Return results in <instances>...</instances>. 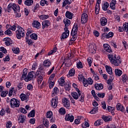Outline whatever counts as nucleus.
I'll list each match as a JSON object with an SVG mask.
<instances>
[{
  "mask_svg": "<svg viewBox=\"0 0 128 128\" xmlns=\"http://www.w3.org/2000/svg\"><path fill=\"white\" fill-rule=\"evenodd\" d=\"M108 58H109L110 63L115 66H118L120 64H122V60H120V57H117L116 55L114 54L108 55Z\"/></svg>",
  "mask_w": 128,
  "mask_h": 128,
  "instance_id": "f257e3e1",
  "label": "nucleus"
},
{
  "mask_svg": "<svg viewBox=\"0 0 128 128\" xmlns=\"http://www.w3.org/2000/svg\"><path fill=\"white\" fill-rule=\"evenodd\" d=\"M78 24H74L71 32V36H72V38L70 40V42H74V40H76V34H78Z\"/></svg>",
  "mask_w": 128,
  "mask_h": 128,
  "instance_id": "f03ea898",
  "label": "nucleus"
},
{
  "mask_svg": "<svg viewBox=\"0 0 128 128\" xmlns=\"http://www.w3.org/2000/svg\"><path fill=\"white\" fill-rule=\"evenodd\" d=\"M18 30L16 32V36L18 40H20L22 38H24V36H25L24 30L20 26H18Z\"/></svg>",
  "mask_w": 128,
  "mask_h": 128,
  "instance_id": "7ed1b4c3",
  "label": "nucleus"
},
{
  "mask_svg": "<svg viewBox=\"0 0 128 128\" xmlns=\"http://www.w3.org/2000/svg\"><path fill=\"white\" fill-rule=\"evenodd\" d=\"M40 72L38 71H37L36 72L34 71L30 72L28 74L26 80V82H30V80H32L34 78H34H36V76H38Z\"/></svg>",
  "mask_w": 128,
  "mask_h": 128,
  "instance_id": "20e7f679",
  "label": "nucleus"
},
{
  "mask_svg": "<svg viewBox=\"0 0 128 128\" xmlns=\"http://www.w3.org/2000/svg\"><path fill=\"white\" fill-rule=\"evenodd\" d=\"M10 104L12 108H18L20 106V101L16 98H12L10 100Z\"/></svg>",
  "mask_w": 128,
  "mask_h": 128,
  "instance_id": "39448f33",
  "label": "nucleus"
},
{
  "mask_svg": "<svg viewBox=\"0 0 128 128\" xmlns=\"http://www.w3.org/2000/svg\"><path fill=\"white\" fill-rule=\"evenodd\" d=\"M58 96H56L52 99L51 106L54 108H56V106H58Z\"/></svg>",
  "mask_w": 128,
  "mask_h": 128,
  "instance_id": "423d86ee",
  "label": "nucleus"
},
{
  "mask_svg": "<svg viewBox=\"0 0 128 128\" xmlns=\"http://www.w3.org/2000/svg\"><path fill=\"white\" fill-rule=\"evenodd\" d=\"M64 32L62 34L61 36V40H64V38H68V36L70 35V30L68 28H64Z\"/></svg>",
  "mask_w": 128,
  "mask_h": 128,
  "instance_id": "0eeeda50",
  "label": "nucleus"
},
{
  "mask_svg": "<svg viewBox=\"0 0 128 128\" xmlns=\"http://www.w3.org/2000/svg\"><path fill=\"white\" fill-rule=\"evenodd\" d=\"M62 102L65 108H70V100L66 98H64L62 100Z\"/></svg>",
  "mask_w": 128,
  "mask_h": 128,
  "instance_id": "6e6552de",
  "label": "nucleus"
},
{
  "mask_svg": "<svg viewBox=\"0 0 128 128\" xmlns=\"http://www.w3.org/2000/svg\"><path fill=\"white\" fill-rule=\"evenodd\" d=\"M96 50V46L94 44V43H92L89 46V52L91 54H94Z\"/></svg>",
  "mask_w": 128,
  "mask_h": 128,
  "instance_id": "1a4fd4ad",
  "label": "nucleus"
},
{
  "mask_svg": "<svg viewBox=\"0 0 128 128\" xmlns=\"http://www.w3.org/2000/svg\"><path fill=\"white\" fill-rule=\"evenodd\" d=\"M114 36V32H109L108 34L104 33L102 34V38H112Z\"/></svg>",
  "mask_w": 128,
  "mask_h": 128,
  "instance_id": "9d476101",
  "label": "nucleus"
},
{
  "mask_svg": "<svg viewBox=\"0 0 128 128\" xmlns=\"http://www.w3.org/2000/svg\"><path fill=\"white\" fill-rule=\"evenodd\" d=\"M88 14H83L81 16V22L82 24H86V22H88Z\"/></svg>",
  "mask_w": 128,
  "mask_h": 128,
  "instance_id": "9b49d317",
  "label": "nucleus"
},
{
  "mask_svg": "<svg viewBox=\"0 0 128 128\" xmlns=\"http://www.w3.org/2000/svg\"><path fill=\"white\" fill-rule=\"evenodd\" d=\"M3 41L4 42L6 46H7L12 44V40L10 38H4Z\"/></svg>",
  "mask_w": 128,
  "mask_h": 128,
  "instance_id": "f8f14e48",
  "label": "nucleus"
},
{
  "mask_svg": "<svg viewBox=\"0 0 128 128\" xmlns=\"http://www.w3.org/2000/svg\"><path fill=\"white\" fill-rule=\"evenodd\" d=\"M101 1L102 0H98L96 4L95 12L96 14H98V12H100V4Z\"/></svg>",
  "mask_w": 128,
  "mask_h": 128,
  "instance_id": "ddd939ff",
  "label": "nucleus"
},
{
  "mask_svg": "<svg viewBox=\"0 0 128 128\" xmlns=\"http://www.w3.org/2000/svg\"><path fill=\"white\" fill-rule=\"evenodd\" d=\"M50 26V22L48 20H45L42 22V28L44 30L46 28H48Z\"/></svg>",
  "mask_w": 128,
  "mask_h": 128,
  "instance_id": "4468645a",
  "label": "nucleus"
},
{
  "mask_svg": "<svg viewBox=\"0 0 128 128\" xmlns=\"http://www.w3.org/2000/svg\"><path fill=\"white\" fill-rule=\"evenodd\" d=\"M100 24L102 26H104L108 24V20L104 17H102L100 20Z\"/></svg>",
  "mask_w": 128,
  "mask_h": 128,
  "instance_id": "2eb2a0df",
  "label": "nucleus"
},
{
  "mask_svg": "<svg viewBox=\"0 0 128 128\" xmlns=\"http://www.w3.org/2000/svg\"><path fill=\"white\" fill-rule=\"evenodd\" d=\"M74 116H70V114L66 115L65 116V120L70 122H74Z\"/></svg>",
  "mask_w": 128,
  "mask_h": 128,
  "instance_id": "dca6fc26",
  "label": "nucleus"
},
{
  "mask_svg": "<svg viewBox=\"0 0 128 128\" xmlns=\"http://www.w3.org/2000/svg\"><path fill=\"white\" fill-rule=\"evenodd\" d=\"M26 116L24 115L20 116L18 118V123L24 124V122H26Z\"/></svg>",
  "mask_w": 128,
  "mask_h": 128,
  "instance_id": "f3484780",
  "label": "nucleus"
},
{
  "mask_svg": "<svg viewBox=\"0 0 128 128\" xmlns=\"http://www.w3.org/2000/svg\"><path fill=\"white\" fill-rule=\"evenodd\" d=\"M104 50H106V52H112V49L110 48V45L108 44H104Z\"/></svg>",
  "mask_w": 128,
  "mask_h": 128,
  "instance_id": "a211bd4d",
  "label": "nucleus"
},
{
  "mask_svg": "<svg viewBox=\"0 0 128 128\" xmlns=\"http://www.w3.org/2000/svg\"><path fill=\"white\" fill-rule=\"evenodd\" d=\"M102 119L104 122H110V120H112V116H106L103 115L102 116Z\"/></svg>",
  "mask_w": 128,
  "mask_h": 128,
  "instance_id": "6ab92c4d",
  "label": "nucleus"
},
{
  "mask_svg": "<svg viewBox=\"0 0 128 128\" xmlns=\"http://www.w3.org/2000/svg\"><path fill=\"white\" fill-rule=\"evenodd\" d=\"M32 26L34 28H36L38 30L40 26V23L38 20H34L32 23Z\"/></svg>",
  "mask_w": 128,
  "mask_h": 128,
  "instance_id": "aec40b11",
  "label": "nucleus"
},
{
  "mask_svg": "<svg viewBox=\"0 0 128 128\" xmlns=\"http://www.w3.org/2000/svg\"><path fill=\"white\" fill-rule=\"evenodd\" d=\"M43 64L44 66H46V68H48L52 65V62H50V60H46L44 62Z\"/></svg>",
  "mask_w": 128,
  "mask_h": 128,
  "instance_id": "412c9836",
  "label": "nucleus"
},
{
  "mask_svg": "<svg viewBox=\"0 0 128 128\" xmlns=\"http://www.w3.org/2000/svg\"><path fill=\"white\" fill-rule=\"evenodd\" d=\"M94 88L97 90H102L104 88V86L102 85V84H95Z\"/></svg>",
  "mask_w": 128,
  "mask_h": 128,
  "instance_id": "4be33fe9",
  "label": "nucleus"
},
{
  "mask_svg": "<svg viewBox=\"0 0 128 128\" xmlns=\"http://www.w3.org/2000/svg\"><path fill=\"white\" fill-rule=\"evenodd\" d=\"M20 98H21V100L24 102V100H26V102H28V97L26 96V94H22L20 95Z\"/></svg>",
  "mask_w": 128,
  "mask_h": 128,
  "instance_id": "5701e85b",
  "label": "nucleus"
},
{
  "mask_svg": "<svg viewBox=\"0 0 128 128\" xmlns=\"http://www.w3.org/2000/svg\"><path fill=\"white\" fill-rule=\"evenodd\" d=\"M116 108L117 110H120V112H124V108L122 105L118 104L116 106Z\"/></svg>",
  "mask_w": 128,
  "mask_h": 128,
  "instance_id": "b1692460",
  "label": "nucleus"
},
{
  "mask_svg": "<svg viewBox=\"0 0 128 128\" xmlns=\"http://www.w3.org/2000/svg\"><path fill=\"white\" fill-rule=\"evenodd\" d=\"M13 10H14V12H18L20 10V8L18 5L13 4Z\"/></svg>",
  "mask_w": 128,
  "mask_h": 128,
  "instance_id": "393cba45",
  "label": "nucleus"
},
{
  "mask_svg": "<svg viewBox=\"0 0 128 128\" xmlns=\"http://www.w3.org/2000/svg\"><path fill=\"white\" fill-rule=\"evenodd\" d=\"M116 0H112L111 3L110 4V8L114 10H116Z\"/></svg>",
  "mask_w": 128,
  "mask_h": 128,
  "instance_id": "a878e982",
  "label": "nucleus"
},
{
  "mask_svg": "<svg viewBox=\"0 0 128 128\" xmlns=\"http://www.w3.org/2000/svg\"><path fill=\"white\" fill-rule=\"evenodd\" d=\"M106 68V72L110 74V76H112V68H111L110 66H105Z\"/></svg>",
  "mask_w": 128,
  "mask_h": 128,
  "instance_id": "bb28decb",
  "label": "nucleus"
},
{
  "mask_svg": "<svg viewBox=\"0 0 128 128\" xmlns=\"http://www.w3.org/2000/svg\"><path fill=\"white\" fill-rule=\"evenodd\" d=\"M64 22L65 24V28H68V26L70 24V20L66 18L64 20Z\"/></svg>",
  "mask_w": 128,
  "mask_h": 128,
  "instance_id": "cd10ccee",
  "label": "nucleus"
},
{
  "mask_svg": "<svg viewBox=\"0 0 128 128\" xmlns=\"http://www.w3.org/2000/svg\"><path fill=\"white\" fill-rule=\"evenodd\" d=\"M60 86H64L66 82L64 81V77H61L59 80H58Z\"/></svg>",
  "mask_w": 128,
  "mask_h": 128,
  "instance_id": "c85d7f7f",
  "label": "nucleus"
},
{
  "mask_svg": "<svg viewBox=\"0 0 128 128\" xmlns=\"http://www.w3.org/2000/svg\"><path fill=\"white\" fill-rule=\"evenodd\" d=\"M74 14L69 11H67L66 13V18H69L70 20H72V18Z\"/></svg>",
  "mask_w": 128,
  "mask_h": 128,
  "instance_id": "c756f323",
  "label": "nucleus"
},
{
  "mask_svg": "<svg viewBox=\"0 0 128 128\" xmlns=\"http://www.w3.org/2000/svg\"><path fill=\"white\" fill-rule=\"evenodd\" d=\"M71 96L74 98V100H78L80 95L78 94L76 92H72L71 93Z\"/></svg>",
  "mask_w": 128,
  "mask_h": 128,
  "instance_id": "7c9ffc66",
  "label": "nucleus"
},
{
  "mask_svg": "<svg viewBox=\"0 0 128 128\" xmlns=\"http://www.w3.org/2000/svg\"><path fill=\"white\" fill-rule=\"evenodd\" d=\"M28 74V69L27 68H24L23 70V73L22 75V78H24V80H26V76Z\"/></svg>",
  "mask_w": 128,
  "mask_h": 128,
  "instance_id": "2f4dec72",
  "label": "nucleus"
},
{
  "mask_svg": "<svg viewBox=\"0 0 128 128\" xmlns=\"http://www.w3.org/2000/svg\"><path fill=\"white\" fill-rule=\"evenodd\" d=\"M72 2V0H64L62 3V8H64L66 6V4H70Z\"/></svg>",
  "mask_w": 128,
  "mask_h": 128,
  "instance_id": "473e14b6",
  "label": "nucleus"
},
{
  "mask_svg": "<svg viewBox=\"0 0 128 128\" xmlns=\"http://www.w3.org/2000/svg\"><path fill=\"white\" fill-rule=\"evenodd\" d=\"M34 4V0H26L24 2V4L28 6H30Z\"/></svg>",
  "mask_w": 128,
  "mask_h": 128,
  "instance_id": "72a5a7b5",
  "label": "nucleus"
},
{
  "mask_svg": "<svg viewBox=\"0 0 128 128\" xmlns=\"http://www.w3.org/2000/svg\"><path fill=\"white\" fill-rule=\"evenodd\" d=\"M108 6H110V4H108V2H105L103 4L102 8L103 10L106 11L108 10Z\"/></svg>",
  "mask_w": 128,
  "mask_h": 128,
  "instance_id": "f704fd0d",
  "label": "nucleus"
},
{
  "mask_svg": "<svg viewBox=\"0 0 128 128\" xmlns=\"http://www.w3.org/2000/svg\"><path fill=\"white\" fill-rule=\"evenodd\" d=\"M108 112H110L112 114H114V110H116V108L114 107H112L110 106H108L107 108Z\"/></svg>",
  "mask_w": 128,
  "mask_h": 128,
  "instance_id": "c9c22d12",
  "label": "nucleus"
},
{
  "mask_svg": "<svg viewBox=\"0 0 128 128\" xmlns=\"http://www.w3.org/2000/svg\"><path fill=\"white\" fill-rule=\"evenodd\" d=\"M115 74L116 76H120L122 74V71L120 69H116L115 70Z\"/></svg>",
  "mask_w": 128,
  "mask_h": 128,
  "instance_id": "e433bc0d",
  "label": "nucleus"
},
{
  "mask_svg": "<svg viewBox=\"0 0 128 128\" xmlns=\"http://www.w3.org/2000/svg\"><path fill=\"white\" fill-rule=\"evenodd\" d=\"M40 4L42 6H48V2L46 0H41L40 2Z\"/></svg>",
  "mask_w": 128,
  "mask_h": 128,
  "instance_id": "4c0bfd02",
  "label": "nucleus"
},
{
  "mask_svg": "<svg viewBox=\"0 0 128 128\" xmlns=\"http://www.w3.org/2000/svg\"><path fill=\"white\" fill-rule=\"evenodd\" d=\"M12 10H14V4H10L7 7V12H10Z\"/></svg>",
  "mask_w": 128,
  "mask_h": 128,
  "instance_id": "58836bf2",
  "label": "nucleus"
},
{
  "mask_svg": "<svg viewBox=\"0 0 128 128\" xmlns=\"http://www.w3.org/2000/svg\"><path fill=\"white\" fill-rule=\"evenodd\" d=\"M43 124L46 128H48L50 122H48V119L44 118L43 120Z\"/></svg>",
  "mask_w": 128,
  "mask_h": 128,
  "instance_id": "ea45409f",
  "label": "nucleus"
},
{
  "mask_svg": "<svg viewBox=\"0 0 128 128\" xmlns=\"http://www.w3.org/2000/svg\"><path fill=\"white\" fill-rule=\"evenodd\" d=\"M36 114V110H32L28 114V118H34Z\"/></svg>",
  "mask_w": 128,
  "mask_h": 128,
  "instance_id": "a19ab883",
  "label": "nucleus"
},
{
  "mask_svg": "<svg viewBox=\"0 0 128 128\" xmlns=\"http://www.w3.org/2000/svg\"><path fill=\"white\" fill-rule=\"evenodd\" d=\"M58 92V88L57 87L54 88L52 93V96H56Z\"/></svg>",
  "mask_w": 128,
  "mask_h": 128,
  "instance_id": "79ce46f5",
  "label": "nucleus"
},
{
  "mask_svg": "<svg viewBox=\"0 0 128 128\" xmlns=\"http://www.w3.org/2000/svg\"><path fill=\"white\" fill-rule=\"evenodd\" d=\"M102 124V120H97L94 124V126H100Z\"/></svg>",
  "mask_w": 128,
  "mask_h": 128,
  "instance_id": "37998d69",
  "label": "nucleus"
},
{
  "mask_svg": "<svg viewBox=\"0 0 128 128\" xmlns=\"http://www.w3.org/2000/svg\"><path fill=\"white\" fill-rule=\"evenodd\" d=\"M38 84H42V80H44V78H42V75H38Z\"/></svg>",
  "mask_w": 128,
  "mask_h": 128,
  "instance_id": "c03bdc74",
  "label": "nucleus"
},
{
  "mask_svg": "<svg viewBox=\"0 0 128 128\" xmlns=\"http://www.w3.org/2000/svg\"><path fill=\"white\" fill-rule=\"evenodd\" d=\"M75 74H76V71L74 70V68H72L69 71V76H74Z\"/></svg>",
  "mask_w": 128,
  "mask_h": 128,
  "instance_id": "a18cd8bd",
  "label": "nucleus"
},
{
  "mask_svg": "<svg viewBox=\"0 0 128 128\" xmlns=\"http://www.w3.org/2000/svg\"><path fill=\"white\" fill-rule=\"evenodd\" d=\"M46 117L47 118H52V111L47 112Z\"/></svg>",
  "mask_w": 128,
  "mask_h": 128,
  "instance_id": "49530a36",
  "label": "nucleus"
},
{
  "mask_svg": "<svg viewBox=\"0 0 128 128\" xmlns=\"http://www.w3.org/2000/svg\"><path fill=\"white\" fill-rule=\"evenodd\" d=\"M128 76L126 75V74H124L122 75V81L124 82H126V80H128Z\"/></svg>",
  "mask_w": 128,
  "mask_h": 128,
  "instance_id": "de8ad7c7",
  "label": "nucleus"
},
{
  "mask_svg": "<svg viewBox=\"0 0 128 128\" xmlns=\"http://www.w3.org/2000/svg\"><path fill=\"white\" fill-rule=\"evenodd\" d=\"M98 110V107L94 108L90 112V114H96Z\"/></svg>",
  "mask_w": 128,
  "mask_h": 128,
  "instance_id": "09e8293b",
  "label": "nucleus"
},
{
  "mask_svg": "<svg viewBox=\"0 0 128 128\" xmlns=\"http://www.w3.org/2000/svg\"><path fill=\"white\" fill-rule=\"evenodd\" d=\"M59 114H66V109L64 108H62L59 110Z\"/></svg>",
  "mask_w": 128,
  "mask_h": 128,
  "instance_id": "8fccbe9b",
  "label": "nucleus"
},
{
  "mask_svg": "<svg viewBox=\"0 0 128 128\" xmlns=\"http://www.w3.org/2000/svg\"><path fill=\"white\" fill-rule=\"evenodd\" d=\"M12 50L14 54H20V48H12Z\"/></svg>",
  "mask_w": 128,
  "mask_h": 128,
  "instance_id": "3c124183",
  "label": "nucleus"
},
{
  "mask_svg": "<svg viewBox=\"0 0 128 128\" xmlns=\"http://www.w3.org/2000/svg\"><path fill=\"white\" fill-rule=\"evenodd\" d=\"M30 38H31L32 40H38V34H32L30 36Z\"/></svg>",
  "mask_w": 128,
  "mask_h": 128,
  "instance_id": "603ef678",
  "label": "nucleus"
},
{
  "mask_svg": "<svg viewBox=\"0 0 128 128\" xmlns=\"http://www.w3.org/2000/svg\"><path fill=\"white\" fill-rule=\"evenodd\" d=\"M96 94L98 98H104V96H106V94L104 93H102V92H96Z\"/></svg>",
  "mask_w": 128,
  "mask_h": 128,
  "instance_id": "864d4df0",
  "label": "nucleus"
},
{
  "mask_svg": "<svg viewBox=\"0 0 128 128\" xmlns=\"http://www.w3.org/2000/svg\"><path fill=\"white\" fill-rule=\"evenodd\" d=\"M76 66L78 68H84V66H82V62H80V61L78 62V63L76 64Z\"/></svg>",
  "mask_w": 128,
  "mask_h": 128,
  "instance_id": "5fc2aeb1",
  "label": "nucleus"
},
{
  "mask_svg": "<svg viewBox=\"0 0 128 128\" xmlns=\"http://www.w3.org/2000/svg\"><path fill=\"white\" fill-rule=\"evenodd\" d=\"M123 30H125V32H128V23L126 22L124 25H123Z\"/></svg>",
  "mask_w": 128,
  "mask_h": 128,
  "instance_id": "6e6d98bb",
  "label": "nucleus"
},
{
  "mask_svg": "<svg viewBox=\"0 0 128 128\" xmlns=\"http://www.w3.org/2000/svg\"><path fill=\"white\" fill-rule=\"evenodd\" d=\"M40 20H46L47 18H48V15H46V14H43L41 15L40 16Z\"/></svg>",
  "mask_w": 128,
  "mask_h": 128,
  "instance_id": "4d7b16f0",
  "label": "nucleus"
},
{
  "mask_svg": "<svg viewBox=\"0 0 128 128\" xmlns=\"http://www.w3.org/2000/svg\"><path fill=\"white\" fill-rule=\"evenodd\" d=\"M8 94V92L2 91L1 92V96H2V98H6V94Z\"/></svg>",
  "mask_w": 128,
  "mask_h": 128,
  "instance_id": "13d9d810",
  "label": "nucleus"
},
{
  "mask_svg": "<svg viewBox=\"0 0 128 128\" xmlns=\"http://www.w3.org/2000/svg\"><path fill=\"white\" fill-rule=\"evenodd\" d=\"M110 78L107 80V84H112V80L114 79V78L112 77V76H110Z\"/></svg>",
  "mask_w": 128,
  "mask_h": 128,
  "instance_id": "bf43d9fd",
  "label": "nucleus"
},
{
  "mask_svg": "<svg viewBox=\"0 0 128 128\" xmlns=\"http://www.w3.org/2000/svg\"><path fill=\"white\" fill-rule=\"evenodd\" d=\"M93 76L95 80H100V77L98 76V74L96 73H93Z\"/></svg>",
  "mask_w": 128,
  "mask_h": 128,
  "instance_id": "052dcab7",
  "label": "nucleus"
},
{
  "mask_svg": "<svg viewBox=\"0 0 128 128\" xmlns=\"http://www.w3.org/2000/svg\"><path fill=\"white\" fill-rule=\"evenodd\" d=\"M4 34H8V36H12V31L10 30V29H8L6 31H5Z\"/></svg>",
  "mask_w": 128,
  "mask_h": 128,
  "instance_id": "680f3d73",
  "label": "nucleus"
},
{
  "mask_svg": "<svg viewBox=\"0 0 128 128\" xmlns=\"http://www.w3.org/2000/svg\"><path fill=\"white\" fill-rule=\"evenodd\" d=\"M48 82H50V88H54V82H52L51 80H48Z\"/></svg>",
  "mask_w": 128,
  "mask_h": 128,
  "instance_id": "e2e57ef3",
  "label": "nucleus"
},
{
  "mask_svg": "<svg viewBox=\"0 0 128 128\" xmlns=\"http://www.w3.org/2000/svg\"><path fill=\"white\" fill-rule=\"evenodd\" d=\"M87 82H88V84H90V86H92V84H94V80L90 78H88Z\"/></svg>",
  "mask_w": 128,
  "mask_h": 128,
  "instance_id": "0e129e2a",
  "label": "nucleus"
},
{
  "mask_svg": "<svg viewBox=\"0 0 128 128\" xmlns=\"http://www.w3.org/2000/svg\"><path fill=\"white\" fill-rule=\"evenodd\" d=\"M88 64L89 66H92V58L89 57L88 59Z\"/></svg>",
  "mask_w": 128,
  "mask_h": 128,
  "instance_id": "69168bd1",
  "label": "nucleus"
},
{
  "mask_svg": "<svg viewBox=\"0 0 128 128\" xmlns=\"http://www.w3.org/2000/svg\"><path fill=\"white\" fill-rule=\"evenodd\" d=\"M83 84L84 86H85L86 88V86H88V80H86V79L84 80H83Z\"/></svg>",
  "mask_w": 128,
  "mask_h": 128,
  "instance_id": "338daca9",
  "label": "nucleus"
},
{
  "mask_svg": "<svg viewBox=\"0 0 128 128\" xmlns=\"http://www.w3.org/2000/svg\"><path fill=\"white\" fill-rule=\"evenodd\" d=\"M12 122L8 121L6 124V126L7 128H12Z\"/></svg>",
  "mask_w": 128,
  "mask_h": 128,
  "instance_id": "774afa93",
  "label": "nucleus"
}]
</instances>
